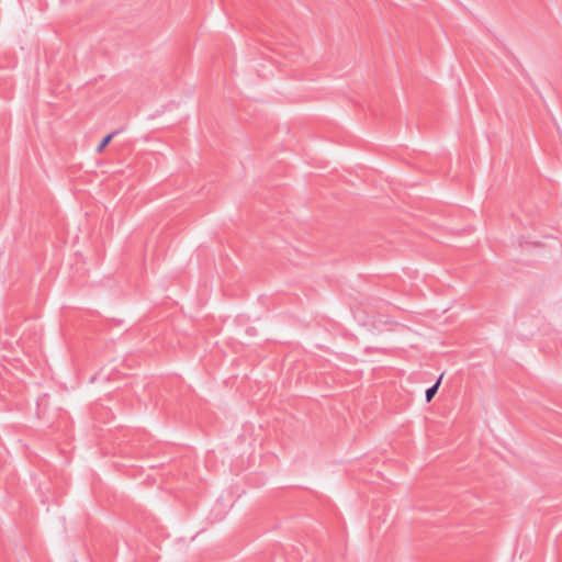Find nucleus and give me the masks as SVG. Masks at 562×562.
Wrapping results in <instances>:
<instances>
[{
	"mask_svg": "<svg viewBox=\"0 0 562 562\" xmlns=\"http://www.w3.org/2000/svg\"><path fill=\"white\" fill-rule=\"evenodd\" d=\"M442 375H443V374H441V375L437 379V381H436V383H435L434 385H431L430 387H428V389L426 390V392H425V398H426V402H427V403H429V402L434 398V396L436 395V393L438 392V389H439V385H440V382H441Z\"/></svg>",
	"mask_w": 562,
	"mask_h": 562,
	"instance_id": "nucleus-1",
	"label": "nucleus"
},
{
	"mask_svg": "<svg viewBox=\"0 0 562 562\" xmlns=\"http://www.w3.org/2000/svg\"><path fill=\"white\" fill-rule=\"evenodd\" d=\"M119 133V131H113L112 133L108 134L106 136L103 137V139L101 140V143L98 145L97 147V151L98 153H101L108 145L109 143L112 140V138Z\"/></svg>",
	"mask_w": 562,
	"mask_h": 562,
	"instance_id": "nucleus-2",
	"label": "nucleus"
}]
</instances>
